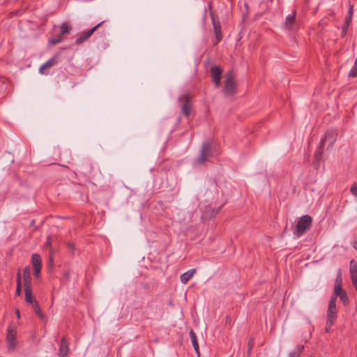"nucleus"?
<instances>
[{
	"instance_id": "2",
	"label": "nucleus",
	"mask_w": 357,
	"mask_h": 357,
	"mask_svg": "<svg viewBox=\"0 0 357 357\" xmlns=\"http://www.w3.org/2000/svg\"><path fill=\"white\" fill-rule=\"evenodd\" d=\"M312 219L310 215H303L298 220L294 234L296 237L299 238L308 229L312 224Z\"/></svg>"
},
{
	"instance_id": "28",
	"label": "nucleus",
	"mask_w": 357,
	"mask_h": 357,
	"mask_svg": "<svg viewBox=\"0 0 357 357\" xmlns=\"http://www.w3.org/2000/svg\"><path fill=\"white\" fill-rule=\"evenodd\" d=\"M222 39V34L215 35V39L213 41V45H218Z\"/></svg>"
},
{
	"instance_id": "6",
	"label": "nucleus",
	"mask_w": 357,
	"mask_h": 357,
	"mask_svg": "<svg viewBox=\"0 0 357 357\" xmlns=\"http://www.w3.org/2000/svg\"><path fill=\"white\" fill-rule=\"evenodd\" d=\"M103 22H101L98 23V24H96V26H94L93 27H92L91 29L81 33L80 35L77 38V39L75 41V45H79L82 44L84 41L87 40L92 36V34L95 32V31L99 26H100V25Z\"/></svg>"
},
{
	"instance_id": "23",
	"label": "nucleus",
	"mask_w": 357,
	"mask_h": 357,
	"mask_svg": "<svg viewBox=\"0 0 357 357\" xmlns=\"http://www.w3.org/2000/svg\"><path fill=\"white\" fill-rule=\"evenodd\" d=\"M33 309L35 313L40 317V319L43 321L45 319V315L43 313L38 303L36 301L32 304Z\"/></svg>"
},
{
	"instance_id": "15",
	"label": "nucleus",
	"mask_w": 357,
	"mask_h": 357,
	"mask_svg": "<svg viewBox=\"0 0 357 357\" xmlns=\"http://www.w3.org/2000/svg\"><path fill=\"white\" fill-rule=\"evenodd\" d=\"M24 288H31L30 269L26 267L23 270Z\"/></svg>"
},
{
	"instance_id": "4",
	"label": "nucleus",
	"mask_w": 357,
	"mask_h": 357,
	"mask_svg": "<svg viewBox=\"0 0 357 357\" xmlns=\"http://www.w3.org/2000/svg\"><path fill=\"white\" fill-rule=\"evenodd\" d=\"M93 167L89 159H83L77 165V170L84 176H89L92 174Z\"/></svg>"
},
{
	"instance_id": "16",
	"label": "nucleus",
	"mask_w": 357,
	"mask_h": 357,
	"mask_svg": "<svg viewBox=\"0 0 357 357\" xmlns=\"http://www.w3.org/2000/svg\"><path fill=\"white\" fill-rule=\"evenodd\" d=\"M196 270L195 268L190 269L187 272L180 275V280L185 284L195 273Z\"/></svg>"
},
{
	"instance_id": "12",
	"label": "nucleus",
	"mask_w": 357,
	"mask_h": 357,
	"mask_svg": "<svg viewBox=\"0 0 357 357\" xmlns=\"http://www.w3.org/2000/svg\"><path fill=\"white\" fill-rule=\"evenodd\" d=\"M327 317L333 319H336L337 317V309L336 303H335V297H331L329 301L327 310Z\"/></svg>"
},
{
	"instance_id": "30",
	"label": "nucleus",
	"mask_w": 357,
	"mask_h": 357,
	"mask_svg": "<svg viewBox=\"0 0 357 357\" xmlns=\"http://www.w3.org/2000/svg\"><path fill=\"white\" fill-rule=\"evenodd\" d=\"M341 283H342V275H341V271H339L337 276V278L335 280V284H341Z\"/></svg>"
},
{
	"instance_id": "29",
	"label": "nucleus",
	"mask_w": 357,
	"mask_h": 357,
	"mask_svg": "<svg viewBox=\"0 0 357 357\" xmlns=\"http://www.w3.org/2000/svg\"><path fill=\"white\" fill-rule=\"evenodd\" d=\"M335 320V319L328 318L327 317V321H326V324L328 325V328H331Z\"/></svg>"
},
{
	"instance_id": "21",
	"label": "nucleus",
	"mask_w": 357,
	"mask_h": 357,
	"mask_svg": "<svg viewBox=\"0 0 357 357\" xmlns=\"http://www.w3.org/2000/svg\"><path fill=\"white\" fill-rule=\"evenodd\" d=\"M31 261L33 268H41V258L38 254H33Z\"/></svg>"
},
{
	"instance_id": "36",
	"label": "nucleus",
	"mask_w": 357,
	"mask_h": 357,
	"mask_svg": "<svg viewBox=\"0 0 357 357\" xmlns=\"http://www.w3.org/2000/svg\"><path fill=\"white\" fill-rule=\"evenodd\" d=\"M234 91H229V90L223 91V92H224V95H225V96H231V95H233Z\"/></svg>"
},
{
	"instance_id": "27",
	"label": "nucleus",
	"mask_w": 357,
	"mask_h": 357,
	"mask_svg": "<svg viewBox=\"0 0 357 357\" xmlns=\"http://www.w3.org/2000/svg\"><path fill=\"white\" fill-rule=\"evenodd\" d=\"M222 39V34L215 35V39L213 41V45H218Z\"/></svg>"
},
{
	"instance_id": "48",
	"label": "nucleus",
	"mask_w": 357,
	"mask_h": 357,
	"mask_svg": "<svg viewBox=\"0 0 357 357\" xmlns=\"http://www.w3.org/2000/svg\"><path fill=\"white\" fill-rule=\"evenodd\" d=\"M52 262H53L52 257H50V265L52 264Z\"/></svg>"
},
{
	"instance_id": "14",
	"label": "nucleus",
	"mask_w": 357,
	"mask_h": 357,
	"mask_svg": "<svg viewBox=\"0 0 357 357\" xmlns=\"http://www.w3.org/2000/svg\"><path fill=\"white\" fill-rule=\"evenodd\" d=\"M68 352V343L67 342L66 337L63 336L61 338V342H60V347H59V356L60 357H65V356Z\"/></svg>"
},
{
	"instance_id": "38",
	"label": "nucleus",
	"mask_w": 357,
	"mask_h": 357,
	"mask_svg": "<svg viewBox=\"0 0 357 357\" xmlns=\"http://www.w3.org/2000/svg\"><path fill=\"white\" fill-rule=\"evenodd\" d=\"M17 284H21V277H20V272L17 275Z\"/></svg>"
},
{
	"instance_id": "31",
	"label": "nucleus",
	"mask_w": 357,
	"mask_h": 357,
	"mask_svg": "<svg viewBox=\"0 0 357 357\" xmlns=\"http://www.w3.org/2000/svg\"><path fill=\"white\" fill-rule=\"evenodd\" d=\"M351 192L357 197V185L354 184L351 188Z\"/></svg>"
},
{
	"instance_id": "35",
	"label": "nucleus",
	"mask_w": 357,
	"mask_h": 357,
	"mask_svg": "<svg viewBox=\"0 0 357 357\" xmlns=\"http://www.w3.org/2000/svg\"><path fill=\"white\" fill-rule=\"evenodd\" d=\"M21 284H17V289H16V294L20 296L21 295Z\"/></svg>"
},
{
	"instance_id": "5",
	"label": "nucleus",
	"mask_w": 357,
	"mask_h": 357,
	"mask_svg": "<svg viewBox=\"0 0 357 357\" xmlns=\"http://www.w3.org/2000/svg\"><path fill=\"white\" fill-rule=\"evenodd\" d=\"M225 89H235L237 87L236 75L233 70H229L224 76Z\"/></svg>"
},
{
	"instance_id": "9",
	"label": "nucleus",
	"mask_w": 357,
	"mask_h": 357,
	"mask_svg": "<svg viewBox=\"0 0 357 357\" xmlns=\"http://www.w3.org/2000/svg\"><path fill=\"white\" fill-rule=\"evenodd\" d=\"M17 332L15 329L10 326L7 331L6 340L8 345V350L13 351L16 345Z\"/></svg>"
},
{
	"instance_id": "46",
	"label": "nucleus",
	"mask_w": 357,
	"mask_h": 357,
	"mask_svg": "<svg viewBox=\"0 0 357 357\" xmlns=\"http://www.w3.org/2000/svg\"><path fill=\"white\" fill-rule=\"evenodd\" d=\"M58 29V26H54V31L55 32L56 30Z\"/></svg>"
},
{
	"instance_id": "22",
	"label": "nucleus",
	"mask_w": 357,
	"mask_h": 357,
	"mask_svg": "<svg viewBox=\"0 0 357 357\" xmlns=\"http://www.w3.org/2000/svg\"><path fill=\"white\" fill-rule=\"evenodd\" d=\"M63 40V36L59 33H54L52 37L49 39V43L51 45H56L61 43Z\"/></svg>"
},
{
	"instance_id": "42",
	"label": "nucleus",
	"mask_w": 357,
	"mask_h": 357,
	"mask_svg": "<svg viewBox=\"0 0 357 357\" xmlns=\"http://www.w3.org/2000/svg\"><path fill=\"white\" fill-rule=\"evenodd\" d=\"M347 30L342 28V36H344L347 34Z\"/></svg>"
},
{
	"instance_id": "24",
	"label": "nucleus",
	"mask_w": 357,
	"mask_h": 357,
	"mask_svg": "<svg viewBox=\"0 0 357 357\" xmlns=\"http://www.w3.org/2000/svg\"><path fill=\"white\" fill-rule=\"evenodd\" d=\"M303 345H298L289 354V357H296L299 355L303 350Z\"/></svg>"
},
{
	"instance_id": "13",
	"label": "nucleus",
	"mask_w": 357,
	"mask_h": 357,
	"mask_svg": "<svg viewBox=\"0 0 357 357\" xmlns=\"http://www.w3.org/2000/svg\"><path fill=\"white\" fill-rule=\"evenodd\" d=\"M349 271L353 284L357 291V264L354 260L350 261Z\"/></svg>"
},
{
	"instance_id": "34",
	"label": "nucleus",
	"mask_w": 357,
	"mask_h": 357,
	"mask_svg": "<svg viewBox=\"0 0 357 357\" xmlns=\"http://www.w3.org/2000/svg\"><path fill=\"white\" fill-rule=\"evenodd\" d=\"M351 20H352V17L347 16V15L345 17L344 22H346L347 26L350 25Z\"/></svg>"
},
{
	"instance_id": "43",
	"label": "nucleus",
	"mask_w": 357,
	"mask_h": 357,
	"mask_svg": "<svg viewBox=\"0 0 357 357\" xmlns=\"http://www.w3.org/2000/svg\"><path fill=\"white\" fill-rule=\"evenodd\" d=\"M331 328H328V325H326V328H325L326 332H327V333H328V332H329V331H330V329H331Z\"/></svg>"
},
{
	"instance_id": "17",
	"label": "nucleus",
	"mask_w": 357,
	"mask_h": 357,
	"mask_svg": "<svg viewBox=\"0 0 357 357\" xmlns=\"http://www.w3.org/2000/svg\"><path fill=\"white\" fill-rule=\"evenodd\" d=\"M211 20L213 22V27L215 35L222 34L221 24L218 20H217L213 15H211Z\"/></svg>"
},
{
	"instance_id": "39",
	"label": "nucleus",
	"mask_w": 357,
	"mask_h": 357,
	"mask_svg": "<svg viewBox=\"0 0 357 357\" xmlns=\"http://www.w3.org/2000/svg\"><path fill=\"white\" fill-rule=\"evenodd\" d=\"M63 276L64 278L68 280L69 278H70V273L68 271H66L64 274H63Z\"/></svg>"
},
{
	"instance_id": "45",
	"label": "nucleus",
	"mask_w": 357,
	"mask_h": 357,
	"mask_svg": "<svg viewBox=\"0 0 357 357\" xmlns=\"http://www.w3.org/2000/svg\"><path fill=\"white\" fill-rule=\"evenodd\" d=\"M220 210V208H218L215 212L214 214L216 215L218 213L219 211Z\"/></svg>"
},
{
	"instance_id": "20",
	"label": "nucleus",
	"mask_w": 357,
	"mask_h": 357,
	"mask_svg": "<svg viewBox=\"0 0 357 357\" xmlns=\"http://www.w3.org/2000/svg\"><path fill=\"white\" fill-rule=\"evenodd\" d=\"M190 336L191 342H192V346L194 347V349L196 351V353L197 354V355L199 356V344L197 341L196 335L192 330L190 331Z\"/></svg>"
},
{
	"instance_id": "3",
	"label": "nucleus",
	"mask_w": 357,
	"mask_h": 357,
	"mask_svg": "<svg viewBox=\"0 0 357 357\" xmlns=\"http://www.w3.org/2000/svg\"><path fill=\"white\" fill-rule=\"evenodd\" d=\"M211 144L209 142H204L202 146V149L200 151V155L197 159L195 160L194 165H202L206 160H208V158L211 156L210 153Z\"/></svg>"
},
{
	"instance_id": "41",
	"label": "nucleus",
	"mask_w": 357,
	"mask_h": 357,
	"mask_svg": "<svg viewBox=\"0 0 357 357\" xmlns=\"http://www.w3.org/2000/svg\"><path fill=\"white\" fill-rule=\"evenodd\" d=\"M15 314H16V316L18 319L20 318V310H15Z\"/></svg>"
},
{
	"instance_id": "47",
	"label": "nucleus",
	"mask_w": 357,
	"mask_h": 357,
	"mask_svg": "<svg viewBox=\"0 0 357 357\" xmlns=\"http://www.w3.org/2000/svg\"><path fill=\"white\" fill-rule=\"evenodd\" d=\"M50 245V241H47V243H46V245L49 246Z\"/></svg>"
},
{
	"instance_id": "18",
	"label": "nucleus",
	"mask_w": 357,
	"mask_h": 357,
	"mask_svg": "<svg viewBox=\"0 0 357 357\" xmlns=\"http://www.w3.org/2000/svg\"><path fill=\"white\" fill-rule=\"evenodd\" d=\"M72 30V26L68 22H63L61 24L59 33L64 36L68 34Z\"/></svg>"
},
{
	"instance_id": "44",
	"label": "nucleus",
	"mask_w": 357,
	"mask_h": 357,
	"mask_svg": "<svg viewBox=\"0 0 357 357\" xmlns=\"http://www.w3.org/2000/svg\"><path fill=\"white\" fill-rule=\"evenodd\" d=\"M349 26H347L346 22H344V26H343V27H342V28H343L344 29H347H347H348V27H349Z\"/></svg>"
},
{
	"instance_id": "26",
	"label": "nucleus",
	"mask_w": 357,
	"mask_h": 357,
	"mask_svg": "<svg viewBox=\"0 0 357 357\" xmlns=\"http://www.w3.org/2000/svg\"><path fill=\"white\" fill-rule=\"evenodd\" d=\"M338 297H340V300L344 305H346L348 303V296L345 291H343L341 294H340Z\"/></svg>"
},
{
	"instance_id": "10",
	"label": "nucleus",
	"mask_w": 357,
	"mask_h": 357,
	"mask_svg": "<svg viewBox=\"0 0 357 357\" xmlns=\"http://www.w3.org/2000/svg\"><path fill=\"white\" fill-rule=\"evenodd\" d=\"M180 102H183L181 107L182 113L186 117H189L192 114V102L188 96L180 98Z\"/></svg>"
},
{
	"instance_id": "32",
	"label": "nucleus",
	"mask_w": 357,
	"mask_h": 357,
	"mask_svg": "<svg viewBox=\"0 0 357 357\" xmlns=\"http://www.w3.org/2000/svg\"><path fill=\"white\" fill-rule=\"evenodd\" d=\"M354 13V6L353 5H349V10L347 13V16L352 17Z\"/></svg>"
},
{
	"instance_id": "33",
	"label": "nucleus",
	"mask_w": 357,
	"mask_h": 357,
	"mask_svg": "<svg viewBox=\"0 0 357 357\" xmlns=\"http://www.w3.org/2000/svg\"><path fill=\"white\" fill-rule=\"evenodd\" d=\"M34 273L33 275L35 278H38L40 276L41 268H33Z\"/></svg>"
},
{
	"instance_id": "19",
	"label": "nucleus",
	"mask_w": 357,
	"mask_h": 357,
	"mask_svg": "<svg viewBox=\"0 0 357 357\" xmlns=\"http://www.w3.org/2000/svg\"><path fill=\"white\" fill-rule=\"evenodd\" d=\"M24 293H25V301L29 304H33L36 301L34 299V298L32 296V291L31 288H24Z\"/></svg>"
},
{
	"instance_id": "8",
	"label": "nucleus",
	"mask_w": 357,
	"mask_h": 357,
	"mask_svg": "<svg viewBox=\"0 0 357 357\" xmlns=\"http://www.w3.org/2000/svg\"><path fill=\"white\" fill-rule=\"evenodd\" d=\"M60 53H56L53 57L44 63L39 68V73L42 75H47V69L52 68L56 65L59 62Z\"/></svg>"
},
{
	"instance_id": "7",
	"label": "nucleus",
	"mask_w": 357,
	"mask_h": 357,
	"mask_svg": "<svg viewBox=\"0 0 357 357\" xmlns=\"http://www.w3.org/2000/svg\"><path fill=\"white\" fill-rule=\"evenodd\" d=\"M210 73L215 86L219 88L221 86L222 70L219 66H213L210 69Z\"/></svg>"
},
{
	"instance_id": "1",
	"label": "nucleus",
	"mask_w": 357,
	"mask_h": 357,
	"mask_svg": "<svg viewBox=\"0 0 357 357\" xmlns=\"http://www.w3.org/2000/svg\"><path fill=\"white\" fill-rule=\"evenodd\" d=\"M337 131L336 130H331L326 132L324 138L320 141L319 146L314 153V157L317 162H320L323 159L324 148L327 146L326 150L331 149L337 140Z\"/></svg>"
},
{
	"instance_id": "25",
	"label": "nucleus",
	"mask_w": 357,
	"mask_h": 357,
	"mask_svg": "<svg viewBox=\"0 0 357 357\" xmlns=\"http://www.w3.org/2000/svg\"><path fill=\"white\" fill-rule=\"evenodd\" d=\"M344 290H343L341 287L340 284H335L334 286V292L332 297H335V303H336V298L341 294Z\"/></svg>"
},
{
	"instance_id": "40",
	"label": "nucleus",
	"mask_w": 357,
	"mask_h": 357,
	"mask_svg": "<svg viewBox=\"0 0 357 357\" xmlns=\"http://www.w3.org/2000/svg\"><path fill=\"white\" fill-rule=\"evenodd\" d=\"M352 246L354 247V249H356L357 250V241H355L352 243Z\"/></svg>"
},
{
	"instance_id": "37",
	"label": "nucleus",
	"mask_w": 357,
	"mask_h": 357,
	"mask_svg": "<svg viewBox=\"0 0 357 357\" xmlns=\"http://www.w3.org/2000/svg\"><path fill=\"white\" fill-rule=\"evenodd\" d=\"M252 346H253V340L251 339V340H250V341L248 342V351H250L252 349Z\"/></svg>"
},
{
	"instance_id": "11",
	"label": "nucleus",
	"mask_w": 357,
	"mask_h": 357,
	"mask_svg": "<svg viewBox=\"0 0 357 357\" xmlns=\"http://www.w3.org/2000/svg\"><path fill=\"white\" fill-rule=\"evenodd\" d=\"M296 10L289 14L285 19L284 26L288 30H294L296 25Z\"/></svg>"
}]
</instances>
